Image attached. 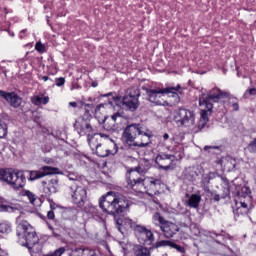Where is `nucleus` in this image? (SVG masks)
I'll return each mask as SVG.
<instances>
[{"instance_id": "nucleus-1", "label": "nucleus", "mask_w": 256, "mask_h": 256, "mask_svg": "<svg viewBox=\"0 0 256 256\" xmlns=\"http://www.w3.org/2000/svg\"><path fill=\"white\" fill-rule=\"evenodd\" d=\"M130 205H133L131 200L127 199V197L123 195L116 196L113 192H108L106 196H102L99 199L100 209H102L104 213H108V215H113L115 217L116 227L122 234L125 233L124 231H133L137 224L130 218L117 219V215H121V213L127 211Z\"/></svg>"}, {"instance_id": "nucleus-2", "label": "nucleus", "mask_w": 256, "mask_h": 256, "mask_svg": "<svg viewBox=\"0 0 256 256\" xmlns=\"http://www.w3.org/2000/svg\"><path fill=\"white\" fill-rule=\"evenodd\" d=\"M141 173H143L141 167L132 168L128 171L126 175L127 188L131 189L132 193H143V189H145L143 182L145 181L148 195H157L161 187V179L153 177L143 179Z\"/></svg>"}, {"instance_id": "nucleus-3", "label": "nucleus", "mask_w": 256, "mask_h": 256, "mask_svg": "<svg viewBox=\"0 0 256 256\" xmlns=\"http://www.w3.org/2000/svg\"><path fill=\"white\" fill-rule=\"evenodd\" d=\"M229 92L222 91L219 88H213L207 95H202L199 99L200 107L204 109L200 112V120L198 122V129H205L207 123H209V115L213 111V103H219L221 99H227Z\"/></svg>"}, {"instance_id": "nucleus-4", "label": "nucleus", "mask_w": 256, "mask_h": 256, "mask_svg": "<svg viewBox=\"0 0 256 256\" xmlns=\"http://www.w3.org/2000/svg\"><path fill=\"white\" fill-rule=\"evenodd\" d=\"M122 137L129 147H147L151 143V134L143 131L141 124L128 125L122 134Z\"/></svg>"}, {"instance_id": "nucleus-5", "label": "nucleus", "mask_w": 256, "mask_h": 256, "mask_svg": "<svg viewBox=\"0 0 256 256\" xmlns=\"http://www.w3.org/2000/svg\"><path fill=\"white\" fill-rule=\"evenodd\" d=\"M144 91H146V95L148 97V101L150 103H154V105L158 106H167L169 103L163 99L165 95H171L173 97L175 103H179L181 101V98H179V95H183L184 88L181 87L179 84L175 87H167L164 89L157 88V89H149V88H143Z\"/></svg>"}, {"instance_id": "nucleus-6", "label": "nucleus", "mask_w": 256, "mask_h": 256, "mask_svg": "<svg viewBox=\"0 0 256 256\" xmlns=\"http://www.w3.org/2000/svg\"><path fill=\"white\" fill-rule=\"evenodd\" d=\"M16 235L19 238L20 245L27 247L30 253L33 251V247L39 243V236H37L35 228L27 220L19 222L16 228Z\"/></svg>"}, {"instance_id": "nucleus-7", "label": "nucleus", "mask_w": 256, "mask_h": 256, "mask_svg": "<svg viewBox=\"0 0 256 256\" xmlns=\"http://www.w3.org/2000/svg\"><path fill=\"white\" fill-rule=\"evenodd\" d=\"M0 181L2 183H6V185H9L12 187V189H15L16 191H19V189H23L27 183V177H25V173L23 171H11L6 169H0Z\"/></svg>"}, {"instance_id": "nucleus-8", "label": "nucleus", "mask_w": 256, "mask_h": 256, "mask_svg": "<svg viewBox=\"0 0 256 256\" xmlns=\"http://www.w3.org/2000/svg\"><path fill=\"white\" fill-rule=\"evenodd\" d=\"M173 120L178 127H193L195 125V112L186 108L174 111Z\"/></svg>"}, {"instance_id": "nucleus-9", "label": "nucleus", "mask_w": 256, "mask_h": 256, "mask_svg": "<svg viewBox=\"0 0 256 256\" xmlns=\"http://www.w3.org/2000/svg\"><path fill=\"white\" fill-rule=\"evenodd\" d=\"M68 195H70L74 205L83 207L87 201V188L77 184L71 185L68 189Z\"/></svg>"}, {"instance_id": "nucleus-10", "label": "nucleus", "mask_w": 256, "mask_h": 256, "mask_svg": "<svg viewBox=\"0 0 256 256\" xmlns=\"http://www.w3.org/2000/svg\"><path fill=\"white\" fill-rule=\"evenodd\" d=\"M139 97H141V92L139 89H132L122 98V105L129 111H137L139 109Z\"/></svg>"}, {"instance_id": "nucleus-11", "label": "nucleus", "mask_w": 256, "mask_h": 256, "mask_svg": "<svg viewBox=\"0 0 256 256\" xmlns=\"http://www.w3.org/2000/svg\"><path fill=\"white\" fill-rule=\"evenodd\" d=\"M251 206V202L247 201H235V205L232 206L234 218L236 221H239V219H250L251 221V209L249 208Z\"/></svg>"}, {"instance_id": "nucleus-12", "label": "nucleus", "mask_w": 256, "mask_h": 256, "mask_svg": "<svg viewBox=\"0 0 256 256\" xmlns=\"http://www.w3.org/2000/svg\"><path fill=\"white\" fill-rule=\"evenodd\" d=\"M121 121H123V115L120 112H115L110 118L105 116L103 123L106 131L117 133L121 131Z\"/></svg>"}, {"instance_id": "nucleus-13", "label": "nucleus", "mask_w": 256, "mask_h": 256, "mask_svg": "<svg viewBox=\"0 0 256 256\" xmlns=\"http://www.w3.org/2000/svg\"><path fill=\"white\" fill-rule=\"evenodd\" d=\"M175 155L169 154L166 152L159 151L155 158V163L158 165L159 169H163V171H170L173 169V163H175Z\"/></svg>"}, {"instance_id": "nucleus-14", "label": "nucleus", "mask_w": 256, "mask_h": 256, "mask_svg": "<svg viewBox=\"0 0 256 256\" xmlns=\"http://www.w3.org/2000/svg\"><path fill=\"white\" fill-rule=\"evenodd\" d=\"M100 97H106L108 100L96 106L95 113H100L102 109H115V105L121 103V97L115 92L101 94Z\"/></svg>"}, {"instance_id": "nucleus-15", "label": "nucleus", "mask_w": 256, "mask_h": 256, "mask_svg": "<svg viewBox=\"0 0 256 256\" xmlns=\"http://www.w3.org/2000/svg\"><path fill=\"white\" fill-rule=\"evenodd\" d=\"M109 139V136L107 134H94V135H88V144L90 146V149L92 151H96V155L98 157H109L108 152H101V143L99 142V139L101 138Z\"/></svg>"}, {"instance_id": "nucleus-16", "label": "nucleus", "mask_w": 256, "mask_h": 256, "mask_svg": "<svg viewBox=\"0 0 256 256\" xmlns=\"http://www.w3.org/2000/svg\"><path fill=\"white\" fill-rule=\"evenodd\" d=\"M75 129L79 135H93V126H91V120L89 118L80 117L74 124Z\"/></svg>"}, {"instance_id": "nucleus-17", "label": "nucleus", "mask_w": 256, "mask_h": 256, "mask_svg": "<svg viewBox=\"0 0 256 256\" xmlns=\"http://www.w3.org/2000/svg\"><path fill=\"white\" fill-rule=\"evenodd\" d=\"M0 97L5 99L10 107H13L14 109H19V107H21V103H23V98H21V96L15 92H6L0 90Z\"/></svg>"}, {"instance_id": "nucleus-18", "label": "nucleus", "mask_w": 256, "mask_h": 256, "mask_svg": "<svg viewBox=\"0 0 256 256\" xmlns=\"http://www.w3.org/2000/svg\"><path fill=\"white\" fill-rule=\"evenodd\" d=\"M209 237L215 241L218 245H221V247H224L227 249V253H233L230 247H228L229 243L228 241H231V236L225 232L222 231V233L217 232H209Z\"/></svg>"}, {"instance_id": "nucleus-19", "label": "nucleus", "mask_w": 256, "mask_h": 256, "mask_svg": "<svg viewBox=\"0 0 256 256\" xmlns=\"http://www.w3.org/2000/svg\"><path fill=\"white\" fill-rule=\"evenodd\" d=\"M42 187H43V192L45 195H53L55 193H59V179L58 178H52L48 181H42Z\"/></svg>"}, {"instance_id": "nucleus-20", "label": "nucleus", "mask_w": 256, "mask_h": 256, "mask_svg": "<svg viewBox=\"0 0 256 256\" xmlns=\"http://www.w3.org/2000/svg\"><path fill=\"white\" fill-rule=\"evenodd\" d=\"M201 173H203V167L196 165L186 168L183 174L186 181L193 183V181H197L199 179V175H201Z\"/></svg>"}, {"instance_id": "nucleus-21", "label": "nucleus", "mask_w": 256, "mask_h": 256, "mask_svg": "<svg viewBox=\"0 0 256 256\" xmlns=\"http://www.w3.org/2000/svg\"><path fill=\"white\" fill-rule=\"evenodd\" d=\"M160 229L167 239H171V237H175L179 233V226L168 220L162 224Z\"/></svg>"}, {"instance_id": "nucleus-22", "label": "nucleus", "mask_w": 256, "mask_h": 256, "mask_svg": "<svg viewBox=\"0 0 256 256\" xmlns=\"http://www.w3.org/2000/svg\"><path fill=\"white\" fill-rule=\"evenodd\" d=\"M85 213L92 217V219H95V221H103V213L97 209V206H94L93 204H88L85 207Z\"/></svg>"}, {"instance_id": "nucleus-23", "label": "nucleus", "mask_w": 256, "mask_h": 256, "mask_svg": "<svg viewBox=\"0 0 256 256\" xmlns=\"http://www.w3.org/2000/svg\"><path fill=\"white\" fill-rule=\"evenodd\" d=\"M69 256H99L97 250L91 248H74Z\"/></svg>"}, {"instance_id": "nucleus-24", "label": "nucleus", "mask_w": 256, "mask_h": 256, "mask_svg": "<svg viewBox=\"0 0 256 256\" xmlns=\"http://www.w3.org/2000/svg\"><path fill=\"white\" fill-rule=\"evenodd\" d=\"M235 201H246V203H251V189L247 186L241 188L237 192V197Z\"/></svg>"}, {"instance_id": "nucleus-25", "label": "nucleus", "mask_w": 256, "mask_h": 256, "mask_svg": "<svg viewBox=\"0 0 256 256\" xmlns=\"http://www.w3.org/2000/svg\"><path fill=\"white\" fill-rule=\"evenodd\" d=\"M15 211H19L17 206L5 204V199L0 197V213H15Z\"/></svg>"}, {"instance_id": "nucleus-26", "label": "nucleus", "mask_w": 256, "mask_h": 256, "mask_svg": "<svg viewBox=\"0 0 256 256\" xmlns=\"http://www.w3.org/2000/svg\"><path fill=\"white\" fill-rule=\"evenodd\" d=\"M77 209L68 208L62 212V217L66 221H75L77 219Z\"/></svg>"}, {"instance_id": "nucleus-27", "label": "nucleus", "mask_w": 256, "mask_h": 256, "mask_svg": "<svg viewBox=\"0 0 256 256\" xmlns=\"http://www.w3.org/2000/svg\"><path fill=\"white\" fill-rule=\"evenodd\" d=\"M227 171H235V167H237V160L231 157H227L222 160L221 164Z\"/></svg>"}, {"instance_id": "nucleus-28", "label": "nucleus", "mask_w": 256, "mask_h": 256, "mask_svg": "<svg viewBox=\"0 0 256 256\" xmlns=\"http://www.w3.org/2000/svg\"><path fill=\"white\" fill-rule=\"evenodd\" d=\"M31 103H33V105H36V106L47 105V103H49V96L43 97V94L32 96Z\"/></svg>"}, {"instance_id": "nucleus-29", "label": "nucleus", "mask_w": 256, "mask_h": 256, "mask_svg": "<svg viewBox=\"0 0 256 256\" xmlns=\"http://www.w3.org/2000/svg\"><path fill=\"white\" fill-rule=\"evenodd\" d=\"M42 173L47 177V175H65L63 171H60L57 167L43 166Z\"/></svg>"}, {"instance_id": "nucleus-30", "label": "nucleus", "mask_w": 256, "mask_h": 256, "mask_svg": "<svg viewBox=\"0 0 256 256\" xmlns=\"http://www.w3.org/2000/svg\"><path fill=\"white\" fill-rule=\"evenodd\" d=\"M134 256H151V252L147 247L141 245H135L133 247Z\"/></svg>"}, {"instance_id": "nucleus-31", "label": "nucleus", "mask_w": 256, "mask_h": 256, "mask_svg": "<svg viewBox=\"0 0 256 256\" xmlns=\"http://www.w3.org/2000/svg\"><path fill=\"white\" fill-rule=\"evenodd\" d=\"M187 203L188 207H191L192 209H197V207H199V203H201V196L197 194H192L188 199Z\"/></svg>"}, {"instance_id": "nucleus-32", "label": "nucleus", "mask_w": 256, "mask_h": 256, "mask_svg": "<svg viewBox=\"0 0 256 256\" xmlns=\"http://www.w3.org/2000/svg\"><path fill=\"white\" fill-rule=\"evenodd\" d=\"M12 231L13 228L11 227V223H9V221H0V233L2 235H9V233H11Z\"/></svg>"}, {"instance_id": "nucleus-33", "label": "nucleus", "mask_w": 256, "mask_h": 256, "mask_svg": "<svg viewBox=\"0 0 256 256\" xmlns=\"http://www.w3.org/2000/svg\"><path fill=\"white\" fill-rule=\"evenodd\" d=\"M138 239H143V241H155V236L151 230L146 228L144 232L138 236Z\"/></svg>"}, {"instance_id": "nucleus-34", "label": "nucleus", "mask_w": 256, "mask_h": 256, "mask_svg": "<svg viewBox=\"0 0 256 256\" xmlns=\"http://www.w3.org/2000/svg\"><path fill=\"white\" fill-rule=\"evenodd\" d=\"M152 219H153V223L156 226L160 227V229L163 226V223H165L167 221V220H165V218H163V216H161V213H159V212L154 213L152 216Z\"/></svg>"}, {"instance_id": "nucleus-35", "label": "nucleus", "mask_w": 256, "mask_h": 256, "mask_svg": "<svg viewBox=\"0 0 256 256\" xmlns=\"http://www.w3.org/2000/svg\"><path fill=\"white\" fill-rule=\"evenodd\" d=\"M45 174L42 171H30L29 181H37V179H43Z\"/></svg>"}, {"instance_id": "nucleus-36", "label": "nucleus", "mask_w": 256, "mask_h": 256, "mask_svg": "<svg viewBox=\"0 0 256 256\" xmlns=\"http://www.w3.org/2000/svg\"><path fill=\"white\" fill-rule=\"evenodd\" d=\"M24 197H27L32 205H35V202L37 201V195L33 194V192L29 190L24 191Z\"/></svg>"}, {"instance_id": "nucleus-37", "label": "nucleus", "mask_w": 256, "mask_h": 256, "mask_svg": "<svg viewBox=\"0 0 256 256\" xmlns=\"http://www.w3.org/2000/svg\"><path fill=\"white\" fill-rule=\"evenodd\" d=\"M224 193H225V195H223V196H221L219 194H212V201H221V199H225V197H227V195H229L230 191H229V186H227V184H226Z\"/></svg>"}, {"instance_id": "nucleus-38", "label": "nucleus", "mask_w": 256, "mask_h": 256, "mask_svg": "<svg viewBox=\"0 0 256 256\" xmlns=\"http://www.w3.org/2000/svg\"><path fill=\"white\" fill-rule=\"evenodd\" d=\"M171 243V240H160L154 244V247L155 249H159V247H171Z\"/></svg>"}, {"instance_id": "nucleus-39", "label": "nucleus", "mask_w": 256, "mask_h": 256, "mask_svg": "<svg viewBox=\"0 0 256 256\" xmlns=\"http://www.w3.org/2000/svg\"><path fill=\"white\" fill-rule=\"evenodd\" d=\"M7 137V124L0 120V139Z\"/></svg>"}, {"instance_id": "nucleus-40", "label": "nucleus", "mask_w": 256, "mask_h": 256, "mask_svg": "<svg viewBox=\"0 0 256 256\" xmlns=\"http://www.w3.org/2000/svg\"><path fill=\"white\" fill-rule=\"evenodd\" d=\"M226 99H229L230 105H232L234 111H239V101L235 97H226Z\"/></svg>"}, {"instance_id": "nucleus-41", "label": "nucleus", "mask_w": 256, "mask_h": 256, "mask_svg": "<svg viewBox=\"0 0 256 256\" xmlns=\"http://www.w3.org/2000/svg\"><path fill=\"white\" fill-rule=\"evenodd\" d=\"M145 226L135 224L133 231L135 232L136 237H139L141 233H145Z\"/></svg>"}, {"instance_id": "nucleus-42", "label": "nucleus", "mask_w": 256, "mask_h": 256, "mask_svg": "<svg viewBox=\"0 0 256 256\" xmlns=\"http://www.w3.org/2000/svg\"><path fill=\"white\" fill-rule=\"evenodd\" d=\"M65 251H67L66 247H60V248L56 249L54 252L49 253L45 256H62L65 253Z\"/></svg>"}, {"instance_id": "nucleus-43", "label": "nucleus", "mask_w": 256, "mask_h": 256, "mask_svg": "<svg viewBox=\"0 0 256 256\" xmlns=\"http://www.w3.org/2000/svg\"><path fill=\"white\" fill-rule=\"evenodd\" d=\"M64 174L61 175H65L66 177H68V179L70 181H77V179H79V176H77L74 172H69V171H62Z\"/></svg>"}, {"instance_id": "nucleus-44", "label": "nucleus", "mask_w": 256, "mask_h": 256, "mask_svg": "<svg viewBox=\"0 0 256 256\" xmlns=\"http://www.w3.org/2000/svg\"><path fill=\"white\" fill-rule=\"evenodd\" d=\"M170 249H176V251H178L179 253H185V247H183L173 241L170 244Z\"/></svg>"}, {"instance_id": "nucleus-45", "label": "nucleus", "mask_w": 256, "mask_h": 256, "mask_svg": "<svg viewBox=\"0 0 256 256\" xmlns=\"http://www.w3.org/2000/svg\"><path fill=\"white\" fill-rule=\"evenodd\" d=\"M256 95V88H249L244 92V99H249V97L251 96H255Z\"/></svg>"}, {"instance_id": "nucleus-46", "label": "nucleus", "mask_w": 256, "mask_h": 256, "mask_svg": "<svg viewBox=\"0 0 256 256\" xmlns=\"http://www.w3.org/2000/svg\"><path fill=\"white\" fill-rule=\"evenodd\" d=\"M35 49L38 53L43 54L47 51L45 45L41 42H37L35 45Z\"/></svg>"}, {"instance_id": "nucleus-47", "label": "nucleus", "mask_w": 256, "mask_h": 256, "mask_svg": "<svg viewBox=\"0 0 256 256\" xmlns=\"http://www.w3.org/2000/svg\"><path fill=\"white\" fill-rule=\"evenodd\" d=\"M248 151L250 153H256V138L248 144Z\"/></svg>"}, {"instance_id": "nucleus-48", "label": "nucleus", "mask_w": 256, "mask_h": 256, "mask_svg": "<svg viewBox=\"0 0 256 256\" xmlns=\"http://www.w3.org/2000/svg\"><path fill=\"white\" fill-rule=\"evenodd\" d=\"M50 207L51 210L47 212V218L50 219V221H55V212H53L55 207L53 206V204H51Z\"/></svg>"}, {"instance_id": "nucleus-49", "label": "nucleus", "mask_w": 256, "mask_h": 256, "mask_svg": "<svg viewBox=\"0 0 256 256\" xmlns=\"http://www.w3.org/2000/svg\"><path fill=\"white\" fill-rule=\"evenodd\" d=\"M55 83L57 87H63L65 85V79L63 77L56 78Z\"/></svg>"}, {"instance_id": "nucleus-50", "label": "nucleus", "mask_w": 256, "mask_h": 256, "mask_svg": "<svg viewBox=\"0 0 256 256\" xmlns=\"http://www.w3.org/2000/svg\"><path fill=\"white\" fill-rule=\"evenodd\" d=\"M214 149H219V146H205L204 151H209L211 153Z\"/></svg>"}, {"instance_id": "nucleus-51", "label": "nucleus", "mask_w": 256, "mask_h": 256, "mask_svg": "<svg viewBox=\"0 0 256 256\" xmlns=\"http://www.w3.org/2000/svg\"><path fill=\"white\" fill-rule=\"evenodd\" d=\"M26 35H27V29L21 30L19 33V39H25Z\"/></svg>"}, {"instance_id": "nucleus-52", "label": "nucleus", "mask_w": 256, "mask_h": 256, "mask_svg": "<svg viewBox=\"0 0 256 256\" xmlns=\"http://www.w3.org/2000/svg\"><path fill=\"white\" fill-rule=\"evenodd\" d=\"M41 79L44 82L50 81L51 83H53V80H51V78H49L48 76H41Z\"/></svg>"}, {"instance_id": "nucleus-53", "label": "nucleus", "mask_w": 256, "mask_h": 256, "mask_svg": "<svg viewBox=\"0 0 256 256\" xmlns=\"http://www.w3.org/2000/svg\"><path fill=\"white\" fill-rule=\"evenodd\" d=\"M44 163H46L47 165H51V164H53V159H51V158H46V159L44 160Z\"/></svg>"}, {"instance_id": "nucleus-54", "label": "nucleus", "mask_w": 256, "mask_h": 256, "mask_svg": "<svg viewBox=\"0 0 256 256\" xmlns=\"http://www.w3.org/2000/svg\"><path fill=\"white\" fill-rule=\"evenodd\" d=\"M69 106H70V107H77V102H70V103H69Z\"/></svg>"}, {"instance_id": "nucleus-55", "label": "nucleus", "mask_w": 256, "mask_h": 256, "mask_svg": "<svg viewBox=\"0 0 256 256\" xmlns=\"http://www.w3.org/2000/svg\"><path fill=\"white\" fill-rule=\"evenodd\" d=\"M167 139H169V134L165 133V134L163 135V140H164V141H167Z\"/></svg>"}, {"instance_id": "nucleus-56", "label": "nucleus", "mask_w": 256, "mask_h": 256, "mask_svg": "<svg viewBox=\"0 0 256 256\" xmlns=\"http://www.w3.org/2000/svg\"><path fill=\"white\" fill-rule=\"evenodd\" d=\"M101 153H108V155H109V150L103 149V147L101 146Z\"/></svg>"}, {"instance_id": "nucleus-57", "label": "nucleus", "mask_w": 256, "mask_h": 256, "mask_svg": "<svg viewBox=\"0 0 256 256\" xmlns=\"http://www.w3.org/2000/svg\"><path fill=\"white\" fill-rule=\"evenodd\" d=\"M49 227V229L51 230V231H53V227L52 226H48Z\"/></svg>"}, {"instance_id": "nucleus-58", "label": "nucleus", "mask_w": 256, "mask_h": 256, "mask_svg": "<svg viewBox=\"0 0 256 256\" xmlns=\"http://www.w3.org/2000/svg\"><path fill=\"white\" fill-rule=\"evenodd\" d=\"M10 35H11L12 37H14V36H15V34H13V33H12V34H10Z\"/></svg>"}, {"instance_id": "nucleus-59", "label": "nucleus", "mask_w": 256, "mask_h": 256, "mask_svg": "<svg viewBox=\"0 0 256 256\" xmlns=\"http://www.w3.org/2000/svg\"><path fill=\"white\" fill-rule=\"evenodd\" d=\"M44 9H47V6H44Z\"/></svg>"}, {"instance_id": "nucleus-60", "label": "nucleus", "mask_w": 256, "mask_h": 256, "mask_svg": "<svg viewBox=\"0 0 256 256\" xmlns=\"http://www.w3.org/2000/svg\"><path fill=\"white\" fill-rule=\"evenodd\" d=\"M93 87H96V85L94 84Z\"/></svg>"}, {"instance_id": "nucleus-61", "label": "nucleus", "mask_w": 256, "mask_h": 256, "mask_svg": "<svg viewBox=\"0 0 256 256\" xmlns=\"http://www.w3.org/2000/svg\"><path fill=\"white\" fill-rule=\"evenodd\" d=\"M93 87H96V85L94 84Z\"/></svg>"}, {"instance_id": "nucleus-62", "label": "nucleus", "mask_w": 256, "mask_h": 256, "mask_svg": "<svg viewBox=\"0 0 256 256\" xmlns=\"http://www.w3.org/2000/svg\"><path fill=\"white\" fill-rule=\"evenodd\" d=\"M0 69H1V66H0Z\"/></svg>"}]
</instances>
